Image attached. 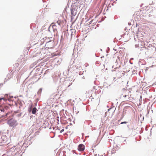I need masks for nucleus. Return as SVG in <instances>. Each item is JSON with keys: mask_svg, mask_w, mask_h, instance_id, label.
<instances>
[{"mask_svg": "<svg viewBox=\"0 0 156 156\" xmlns=\"http://www.w3.org/2000/svg\"><path fill=\"white\" fill-rule=\"evenodd\" d=\"M8 123L11 126L14 127L17 124V121L15 120H10L8 121Z\"/></svg>", "mask_w": 156, "mask_h": 156, "instance_id": "nucleus-1", "label": "nucleus"}, {"mask_svg": "<svg viewBox=\"0 0 156 156\" xmlns=\"http://www.w3.org/2000/svg\"><path fill=\"white\" fill-rule=\"evenodd\" d=\"M129 90H123L122 91V95L123 97H125L126 96H128V95H129Z\"/></svg>", "mask_w": 156, "mask_h": 156, "instance_id": "nucleus-2", "label": "nucleus"}, {"mask_svg": "<svg viewBox=\"0 0 156 156\" xmlns=\"http://www.w3.org/2000/svg\"><path fill=\"white\" fill-rule=\"evenodd\" d=\"M77 14V11L75 9H72L71 10V16H75Z\"/></svg>", "mask_w": 156, "mask_h": 156, "instance_id": "nucleus-3", "label": "nucleus"}, {"mask_svg": "<svg viewBox=\"0 0 156 156\" xmlns=\"http://www.w3.org/2000/svg\"><path fill=\"white\" fill-rule=\"evenodd\" d=\"M84 149V146L83 144H80L78 147V150L80 151H83Z\"/></svg>", "mask_w": 156, "mask_h": 156, "instance_id": "nucleus-4", "label": "nucleus"}, {"mask_svg": "<svg viewBox=\"0 0 156 156\" xmlns=\"http://www.w3.org/2000/svg\"><path fill=\"white\" fill-rule=\"evenodd\" d=\"M123 100H124V101H129L130 100L129 98V95H128V96H126L125 97H122Z\"/></svg>", "mask_w": 156, "mask_h": 156, "instance_id": "nucleus-5", "label": "nucleus"}, {"mask_svg": "<svg viewBox=\"0 0 156 156\" xmlns=\"http://www.w3.org/2000/svg\"><path fill=\"white\" fill-rule=\"evenodd\" d=\"M37 109L36 108H34L32 111V113L33 114H35L36 112Z\"/></svg>", "mask_w": 156, "mask_h": 156, "instance_id": "nucleus-6", "label": "nucleus"}, {"mask_svg": "<svg viewBox=\"0 0 156 156\" xmlns=\"http://www.w3.org/2000/svg\"><path fill=\"white\" fill-rule=\"evenodd\" d=\"M4 109L3 108H0V113L4 112Z\"/></svg>", "mask_w": 156, "mask_h": 156, "instance_id": "nucleus-7", "label": "nucleus"}, {"mask_svg": "<svg viewBox=\"0 0 156 156\" xmlns=\"http://www.w3.org/2000/svg\"><path fill=\"white\" fill-rule=\"evenodd\" d=\"M57 23H58V24H59V25H60V23H61V22H60V21H57Z\"/></svg>", "mask_w": 156, "mask_h": 156, "instance_id": "nucleus-8", "label": "nucleus"}, {"mask_svg": "<svg viewBox=\"0 0 156 156\" xmlns=\"http://www.w3.org/2000/svg\"><path fill=\"white\" fill-rule=\"evenodd\" d=\"M64 131V129H62L60 131V133H62L63 131Z\"/></svg>", "mask_w": 156, "mask_h": 156, "instance_id": "nucleus-9", "label": "nucleus"}, {"mask_svg": "<svg viewBox=\"0 0 156 156\" xmlns=\"http://www.w3.org/2000/svg\"><path fill=\"white\" fill-rule=\"evenodd\" d=\"M127 123V122H122L121 123V124H123V123Z\"/></svg>", "mask_w": 156, "mask_h": 156, "instance_id": "nucleus-10", "label": "nucleus"}, {"mask_svg": "<svg viewBox=\"0 0 156 156\" xmlns=\"http://www.w3.org/2000/svg\"><path fill=\"white\" fill-rule=\"evenodd\" d=\"M5 100V99H4V98H0V101L1 100Z\"/></svg>", "mask_w": 156, "mask_h": 156, "instance_id": "nucleus-11", "label": "nucleus"}, {"mask_svg": "<svg viewBox=\"0 0 156 156\" xmlns=\"http://www.w3.org/2000/svg\"><path fill=\"white\" fill-rule=\"evenodd\" d=\"M57 129H58V130H60V129H58V128H57Z\"/></svg>", "mask_w": 156, "mask_h": 156, "instance_id": "nucleus-12", "label": "nucleus"}]
</instances>
